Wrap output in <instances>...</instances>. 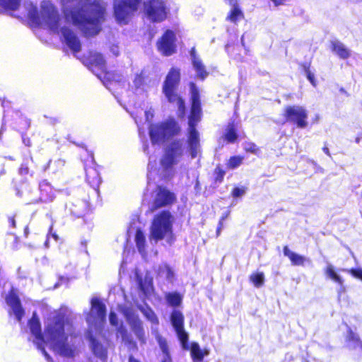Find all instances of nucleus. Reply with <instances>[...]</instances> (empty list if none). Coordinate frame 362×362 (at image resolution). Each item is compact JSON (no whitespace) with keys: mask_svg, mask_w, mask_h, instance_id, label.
I'll return each mask as SVG.
<instances>
[{"mask_svg":"<svg viewBox=\"0 0 362 362\" xmlns=\"http://www.w3.org/2000/svg\"><path fill=\"white\" fill-rule=\"evenodd\" d=\"M21 0H0V6L7 11H15L20 6Z\"/></svg>","mask_w":362,"mask_h":362,"instance_id":"c756f323","label":"nucleus"},{"mask_svg":"<svg viewBox=\"0 0 362 362\" xmlns=\"http://www.w3.org/2000/svg\"><path fill=\"white\" fill-rule=\"evenodd\" d=\"M87 63L90 65L91 68H97L101 71L100 74H95V75L103 81V84L110 88L106 84L105 80L112 81L113 79V74L107 72L105 68V63L103 57L98 52H90L87 59Z\"/></svg>","mask_w":362,"mask_h":362,"instance_id":"f8f14e48","label":"nucleus"},{"mask_svg":"<svg viewBox=\"0 0 362 362\" xmlns=\"http://www.w3.org/2000/svg\"><path fill=\"white\" fill-rule=\"evenodd\" d=\"M175 199V196L165 188L158 187L156 190V196L151 210H154L171 204Z\"/></svg>","mask_w":362,"mask_h":362,"instance_id":"dca6fc26","label":"nucleus"},{"mask_svg":"<svg viewBox=\"0 0 362 362\" xmlns=\"http://www.w3.org/2000/svg\"><path fill=\"white\" fill-rule=\"evenodd\" d=\"M332 49L341 59H346L350 57V50L339 41H332Z\"/></svg>","mask_w":362,"mask_h":362,"instance_id":"aec40b11","label":"nucleus"},{"mask_svg":"<svg viewBox=\"0 0 362 362\" xmlns=\"http://www.w3.org/2000/svg\"><path fill=\"white\" fill-rule=\"evenodd\" d=\"M52 237L55 239V240H58V235L55 233H53L52 234Z\"/></svg>","mask_w":362,"mask_h":362,"instance_id":"052dcab7","label":"nucleus"},{"mask_svg":"<svg viewBox=\"0 0 362 362\" xmlns=\"http://www.w3.org/2000/svg\"><path fill=\"white\" fill-rule=\"evenodd\" d=\"M326 275L333 281L342 284L341 278L334 272L332 265L329 264L325 271Z\"/></svg>","mask_w":362,"mask_h":362,"instance_id":"f704fd0d","label":"nucleus"},{"mask_svg":"<svg viewBox=\"0 0 362 362\" xmlns=\"http://www.w3.org/2000/svg\"><path fill=\"white\" fill-rule=\"evenodd\" d=\"M133 84L136 89L141 88L143 90V86L144 85V77L143 76L142 74L135 75Z\"/></svg>","mask_w":362,"mask_h":362,"instance_id":"4c0bfd02","label":"nucleus"},{"mask_svg":"<svg viewBox=\"0 0 362 362\" xmlns=\"http://www.w3.org/2000/svg\"><path fill=\"white\" fill-rule=\"evenodd\" d=\"M62 4L64 19L59 18L57 11L48 1L41 3L40 12L30 1H26L24 6L28 17L33 23L60 34L63 42L76 54L80 52L81 44L71 28L70 22L86 35L98 34L105 19L106 4L102 0H62Z\"/></svg>","mask_w":362,"mask_h":362,"instance_id":"f257e3e1","label":"nucleus"},{"mask_svg":"<svg viewBox=\"0 0 362 362\" xmlns=\"http://www.w3.org/2000/svg\"><path fill=\"white\" fill-rule=\"evenodd\" d=\"M10 223L12 225L13 227H15L16 226V221L13 218H9Z\"/></svg>","mask_w":362,"mask_h":362,"instance_id":"6e6d98bb","label":"nucleus"},{"mask_svg":"<svg viewBox=\"0 0 362 362\" xmlns=\"http://www.w3.org/2000/svg\"><path fill=\"white\" fill-rule=\"evenodd\" d=\"M245 149H246V151H250L255 154H257L259 151L257 146L255 145L254 144H248L247 146H245Z\"/></svg>","mask_w":362,"mask_h":362,"instance_id":"37998d69","label":"nucleus"},{"mask_svg":"<svg viewBox=\"0 0 362 362\" xmlns=\"http://www.w3.org/2000/svg\"><path fill=\"white\" fill-rule=\"evenodd\" d=\"M347 346L351 349H358L362 351V341L360 340L358 334L349 330L346 336Z\"/></svg>","mask_w":362,"mask_h":362,"instance_id":"4be33fe9","label":"nucleus"},{"mask_svg":"<svg viewBox=\"0 0 362 362\" xmlns=\"http://www.w3.org/2000/svg\"><path fill=\"white\" fill-rule=\"evenodd\" d=\"M189 349L193 362H203L204 356L208 354L206 351H203L195 342L192 343L190 348L188 346L187 349Z\"/></svg>","mask_w":362,"mask_h":362,"instance_id":"412c9836","label":"nucleus"},{"mask_svg":"<svg viewBox=\"0 0 362 362\" xmlns=\"http://www.w3.org/2000/svg\"><path fill=\"white\" fill-rule=\"evenodd\" d=\"M307 78L313 86H315V81H314V75L312 74L310 71H308V73H307Z\"/></svg>","mask_w":362,"mask_h":362,"instance_id":"8fccbe9b","label":"nucleus"},{"mask_svg":"<svg viewBox=\"0 0 362 362\" xmlns=\"http://www.w3.org/2000/svg\"><path fill=\"white\" fill-rule=\"evenodd\" d=\"M165 299L170 305L177 307L182 303V296L177 292L168 293Z\"/></svg>","mask_w":362,"mask_h":362,"instance_id":"cd10ccee","label":"nucleus"},{"mask_svg":"<svg viewBox=\"0 0 362 362\" xmlns=\"http://www.w3.org/2000/svg\"><path fill=\"white\" fill-rule=\"evenodd\" d=\"M152 333L158 344L162 355L170 354L168 344L165 338L163 337L159 333L157 328H152Z\"/></svg>","mask_w":362,"mask_h":362,"instance_id":"393cba45","label":"nucleus"},{"mask_svg":"<svg viewBox=\"0 0 362 362\" xmlns=\"http://www.w3.org/2000/svg\"><path fill=\"white\" fill-rule=\"evenodd\" d=\"M180 130L177 122L173 119H169L164 122L151 124L149 127V134L152 143L160 144L177 135Z\"/></svg>","mask_w":362,"mask_h":362,"instance_id":"0eeeda50","label":"nucleus"},{"mask_svg":"<svg viewBox=\"0 0 362 362\" xmlns=\"http://www.w3.org/2000/svg\"><path fill=\"white\" fill-rule=\"evenodd\" d=\"M170 320L182 348L187 350L188 349V334L184 329V316L182 313L179 310H174L171 314Z\"/></svg>","mask_w":362,"mask_h":362,"instance_id":"ddd939ff","label":"nucleus"},{"mask_svg":"<svg viewBox=\"0 0 362 362\" xmlns=\"http://www.w3.org/2000/svg\"><path fill=\"white\" fill-rule=\"evenodd\" d=\"M29 326L31 333L35 337L34 343L37 345V347L42 351V354L49 361L50 357L45 350L43 344L45 343V340L42 336L40 323L38 318L36 317L35 313L33 314V317L29 321Z\"/></svg>","mask_w":362,"mask_h":362,"instance_id":"4468645a","label":"nucleus"},{"mask_svg":"<svg viewBox=\"0 0 362 362\" xmlns=\"http://www.w3.org/2000/svg\"><path fill=\"white\" fill-rule=\"evenodd\" d=\"M109 320L112 325L115 326V327L118 326L117 317L115 313L111 312L110 313Z\"/></svg>","mask_w":362,"mask_h":362,"instance_id":"79ce46f5","label":"nucleus"},{"mask_svg":"<svg viewBox=\"0 0 362 362\" xmlns=\"http://www.w3.org/2000/svg\"><path fill=\"white\" fill-rule=\"evenodd\" d=\"M98 174L96 170H86V180L88 182L95 184L98 181Z\"/></svg>","mask_w":362,"mask_h":362,"instance_id":"e433bc0d","label":"nucleus"},{"mask_svg":"<svg viewBox=\"0 0 362 362\" xmlns=\"http://www.w3.org/2000/svg\"><path fill=\"white\" fill-rule=\"evenodd\" d=\"M190 93L192 99L191 114L189 117L188 145L192 158L199 153V134L195 129L201 119V104L199 90L194 83H190Z\"/></svg>","mask_w":362,"mask_h":362,"instance_id":"7ed1b4c3","label":"nucleus"},{"mask_svg":"<svg viewBox=\"0 0 362 362\" xmlns=\"http://www.w3.org/2000/svg\"><path fill=\"white\" fill-rule=\"evenodd\" d=\"M129 361V362H139V361H137L136 359L134 358L133 357H130Z\"/></svg>","mask_w":362,"mask_h":362,"instance_id":"13d9d810","label":"nucleus"},{"mask_svg":"<svg viewBox=\"0 0 362 362\" xmlns=\"http://www.w3.org/2000/svg\"><path fill=\"white\" fill-rule=\"evenodd\" d=\"M174 221V217L168 211H163L156 215L151 226L150 240L156 243L159 240H165L167 243L172 245L175 240L173 232Z\"/></svg>","mask_w":362,"mask_h":362,"instance_id":"20e7f679","label":"nucleus"},{"mask_svg":"<svg viewBox=\"0 0 362 362\" xmlns=\"http://www.w3.org/2000/svg\"><path fill=\"white\" fill-rule=\"evenodd\" d=\"M185 150V143L182 141H174L167 146L160 159V165L166 177L173 175V168L180 162Z\"/></svg>","mask_w":362,"mask_h":362,"instance_id":"39448f33","label":"nucleus"},{"mask_svg":"<svg viewBox=\"0 0 362 362\" xmlns=\"http://www.w3.org/2000/svg\"><path fill=\"white\" fill-rule=\"evenodd\" d=\"M283 252L284 255L289 258L293 265L303 266L306 261V258L304 256L292 252L288 246L284 247Z\"/></svg>","mask_w":362,"mask_h":362,"instance_id":"6ab92c4d","label":"nucleus"},{"mask_svg":"<svg viewBox=\"0 0 362 362\" xmlns=\"http://www.w3.org/2000/svg\"><path fill=\"white\" fill-rule=\"evenodd\" d=\"M190 56L192 59V62H194L195 59H200L196 54L195 48L193 47L190 51Z\"/></svg>","mask_w":362,"mask_h":362,"instance_id":"49530a36","label":"nucleus"},{"mask_svg":"<svg viewBox=\"0 0 362 362\" xmlns=\"http://www.w3.org/2000/svg\"><path fill=\"white\" fill-rule=\"evenodd\" d=\"M69 322H65L64 311L55 312L47 319L45 337L56 353L64 357L71 358L76 354V347L74 345L75 342L72 340L68 342L65 336V329L69 332Z\"/></svg>","mask_w":362,"mask_h":362,"instance_id":"f03ea898","label":"nucleus"},{"mask_svg":"<svg viewBox=\"0 0 362 362\" xmlns=\"http://www.w3.org/2000/svg\"><path fill=\"white\" fill-rule=\"evenodd\" d=\"M161 362H172L170 354L162 355Z\"/></svg>","mask_w":362,"mask_h":362,"instance_id":"a18cd8bd","label":"nucleus"},{"mask_svg":"<svg viewBox=\"0 0 362 362\" xmlns=\"http://www.w3.org/2000/svg\"><path fill=\"white\" fill-rule=\"evenodd\" d=\"M221 231V230H219V228H217V231H216L217 236H218L220 235Z\"/></svg>","mask_w":362,"mask_h":362,"instance_id":"680f3d73","label":"nucleus"},{"mask_svg":"<svg viewBox=\"0 0 362 362\" xmlns=\"http://www.w3.org/2000/svg\"><path fill=\"white\" fill-rule=\"evenodd\" d=\"M356 143H359L360 142V139L359 138H356Z\"/></svg>","mask_w":362,"mask_h":362,"instance_id":"e2e57ef3","label":"nucleus"},{"mask_svg":"<svg viewBox=\"0 0 362 362\" xmlns=\"http://www.w3.org/2000/svg\"><path fill=\"white\" fill-rule=\"evenodd\" d=\"M223 218H222L221 220L219 221L218 226V228H219V230H222V228H223Z\"/></svg>","mask_w":362,"mask_h":362,"instance_id":"5fc2aeb1","label":"nucleus"},{"mask_svg":"<svg viewBox=\"0 0 362 362\" xmlns=\"http://www.w3.org/2000/svg\"><path fill=\"white\" fill-rule=\"evenodd\" d=\"M245 193V188H239L235 187L233 189L232 194L234 197H240L243 196Z\"/></svg>","mask_w":362,"mask_h":362,"instance_id":"a19ab883","label":"nucleus"},{"mask_svg":"<svg viewBox=\"0 0 362 362\" xmlns=\"http://www.w3.org/2000/svg\"><path fill=\"white\" fill-rule=\"evenodd\" d=\"M110 51L112 52V53L115 55V56H118L119 55V47L117 46H115V45H113L111 49H110Z\"/></svg>","mask_w":362,"mask_h":362,"instance_id":"09e8293b","label":"nucleus"},{"mask_svg":"<svg viewBox=\"0 0 362 362\" xmlns=\"http://www.w3.org/2000/svg\"><path fill=\"white\" fill-rule=\"evenodd\" d=\"M123 313L132 327H136L141 323L137 315H136L135 311L132 308H125Z\"/></svg>","mask_w":362,"mask_h":362,"instance_id":"a878e982","label":"nucleus"},{"mask_svg":"<svg viewBox=\"0 0 362 362\" xmlns=\"http://www.w3.org/2000/svg\"><path fill=\"white\" fill-rule=\"evenodd\" d=\"M47 244H48V242H47V241H46V242H45V245H46V246H47Z\"/></svg>","mask_w":362,"mask_h":362,"instance_id":"0e129e2a","label":"nucleus"},{"mask_svg":"<svg viewBox=\"0 0 362 362\" xmlns=\"http://www.w3.org/2000/svg\"><path fill=\"white\" fill-rule=\"evenodd\" d=\"M242 161L243 158L240 156H233L230 158L228 165L230 168H235L242 163Z\"/></svg>","mask_w":362,"mask_h":362,"instance_id":"58836bf2","label":"nucleus"},{"mask_svg":"<svg viewBox=\"0 0 362 362\" xmlns=\"http://www.w3.org/2000/svg\"><path fill=\"white\" fill-rule=\"evenodd\" d=\"M146 121H150L153 117V112L150 110L145 112Z\"/></svg>","mask_w":362,"mask_h":362,"instance_id":"de8ad7c7","label":"nucleus"},{"mask_svg":"<svg viewBox=\"0 0 362 362\" xmlns=\"http://www.w3.org/2000/svg\"><path fill=\"white\" fill-rule=\"evenodd\" d=\"M88 338L90 342V349L94 355L101 360H105L107 356L106 348L92 337L90 332H88Z\"/></svg>","mask_w":362,"mask_h":362,"instance_id":"a211bd4d","label":"nucleus"},{"mask_svg":"<svg viewBox=\"0 0 362 362\" xmlns=\"http://www.w3.org/2000/svg\"><path fill=\"white\" fill-rule=\"evenodd\" d=\"M243 18V14L237 6H233L230 12L229 16H228V18L233 23H236L238 21L242 19Z\"/></svg>","mask_w":362,"mask_h":362,"instance_id":"72a5a7b5","label":"nucleus"},{"mask_svg":"<svg viewBox=\"0 0 362 362\" xmlns=\"http://www.w3.org/2000/svg\"><path fill=\"white\" fill-rule=\"evenodd\" d=\"M350 272L354 277L362 280V269H351Z\"/></svg>","mask_w":362,"mask_h":362,"instance_id":"c03bdc74","label":"nucleus"},{"mask_svg":"<svg viewBox=\"0 0 362 362\" xmlns=\"http://www.w3.org/2000/svg\"><path fill=\"white\" fill-rule=\"evenodd\" d=\"M57 163H58L59 165H64V160L59 159L57 160Z\"/></svg>","mask_w":362,"mask_h":362,"instance_id":"4d7b16f0","label":"nucleus"},{"mask_svg":"<svg viewBox=\"0 0 362 362\" xmlns=\"http://www.w3.org/2000/svg\"><path fill=\"white\" fill-rule=\"evenodd\" d=\"M135 240H136V247H137L139 252L143 256H144L146 254V252H145L146 239H145L144 234L143 233L142 231H141L139 230L136 231Z\"/></svg>","mask_w":362,"mask_h":362,"instance_id":"c85d7f7f","label":"nucleus"},{"mask_svg":"<svg viewBox=\"0 0 362 362\" xmlns=\"http://www.w3.org/2000/svg\"><path fill=\"white\" fill-rule=\"evenodd\" d=\"M90 303L91 309L86 317V321L90 327H93L95 330H98L105 320L106 308L97 297L93 298Z\"/></svg>","mask_w":362,"mask_h":362,"instance_id":"1a4fd4ad","label":"nucleus"},{"mask_svg":"<svg viewBox=\"0 0 362 362\" xmlns=\"http://www.w3.org/2000/svg\"><path fill=\"white\" fill-rule=\"evenodd\" d=\"M138 284L140 290L144 293V295L150 293L152 289V285L150 280L146 279L143 281L141 279L138 277Z\"/></svg>","mask_w":362,"mask_h":362,"instance_id":"2f4dec72","label":"nucleus"},{"mask_svg":"<svg viewBox=\"0 0 362 362\" xmlns=\"http://www.w3.org/2000/svg\"><path fill=\"white\" fill-rule=\"evenodd\" d=\"M145 11L153 22L163 21L167 16V8L162 0H148L144 3Z\"/></svg>","mask_w":362,"mask_h":362,"instance_id":"9b49d317","label":"nucleus"},{"mask_svg":"<svg viewBox=\"0 0 362 362\" xmlns=\"http://www.w3.org/2000/svg\"><path fill=\"white\" fill-rule=\"evenodd\" d=\"M175 36L173 31L167 30L157 42V47L163 54L170 56L175 53L176 45L175 43Z\"/></svg>","mask_w":362,"mask_h":362,"instance_id":"2eb2a0df","label":"nucleus"},{"mask_svg":"<svg viewBox=\"0 0 362 362\" xmlns=\"http://www.w3.org/2000/svg\"><path fill=\"white\" fill-rule=\"evenodd\" d=\"M323 151L325 153H326L327 156H330V152L329 151V148L326 146H325L323 148H322Z\"/></svg>","mask_w":362,"mask_h":362,"instance_id":"603ef678","label":"nucleus"},{"mask_svg":"<svg viewBox=\"0 0 362 362\" xmlns=\"http://www.w3.org/2000/svg\"><path fill=\"white\" fill-rule=\"evenodd\" d=\"M180 72L175 68H172L166 76L163 86V92L170 103H175L178 107L179 116L185 115V103L175 93L180 83Z\"/></svg>","mask_w":362,"mask_h":362,"instance_id":"423d86ee","label":"nucleus"},{"mask_svg":"<svg viewBox=\"0 0 362 362\" xmlns=\"http://www.w3.org/2000/svg\"><path fill=\"white\" fill-rule=\"evenodd\" d=\"M284 116L288 122L294 123L298 128H305L308 126V110L300 105H288L284 108Z\"/></svg>","mask_w":362,"mask_h":362,"instance_id":"9d476101","label":"nucleus"},{"mask_svg":"<svg viewBox=\"0 0 362 362\" xmlns=\"http://www.w3.org/2000/svg\"><path fill=\"white\" fill-rule=\"evenodd\" d=\"M141 0H114L116 20L127 24L131 16L138 10Z\"/></svg>","mask_w":362,"mask_h":362,"instance_id":"6e6552de","label":"nucleus"},{"mask_svg":"<svg viewBox=\"0 0 362 362\" xmlns=\"http://www.w3.org/2000/svg\"><path fill=\"white\" fill-rule=\"evenodd\" d=\"M41 199L45 202H52L54 199V192L49 183L43 181L40 184Z\"/></svg>","mask_w":362,"mask_h":362,"instance_id":"5701e85b","label":"nucleus"},{"mask_svg":"<svg viewBox=\"0 0 362 362\" xmlns=\"http://www.w3.org/2000/svg\"><path fill=\"white\" fill-rule=\"evenodd\" d=\"M250 281L253 283L255 286L259 288L262 286L264 281V275L263 273L253 274L250 277Z\"/></svg>","mask_w":362,"mask_h":362,"instance_id":"c9c22d12","label":"nucleus"},{"mask_svg":"<svg viewBox=\"0 0 362 362\" xmlns=\"http://www.w3.org/2000/svg\"><path fill=\"white\" fill-rule=\"evenodd\" d=\"M194 69L197 73V77L201 79H204L208 76V72L206 70L205 66L202 63L201 59H195L192 62Z\"/></svg>","mask_w":362,"mask_h":362,"instance_id":"bb28decb","label":"nucleus"},{"mask_svg":"<svg viewBox=\"0 0 362 362\" xmlns=\"http://www.w3.org/2000/svg\"><path fill=\"white\" fill-rule=\"evenodd\" d=\"M237 137L238 136L236 134L235 125L233 124H230L226 129L225 139L228 142H234L236 140Z\"/></svg>","mask_w":362,"mask_h":362,"instance_id":"7c9ffc66","label":"nucleus"},{"mask_svg":"<svg viewBox=\"0 0 362 362\" xmlns=\"http://www.w3.org/2000/svg\"><path fill=\"white\" fill-rule=\"evenodd\" d=\"M118 331L121 333V334H123V332L124 331L122 326H121L119 329H118Z\"/></svg>","mask_w":362,"mask_h":362,"instance_id":"bf43d9fd","label":"nucleus"},{"mask_svg":"<svg viewBox=\"0 0 362 362\" xmlns=\"http://www.w3.org/2000/svg\"><path fill=\"white\" fill-rule=\"evenodd\" d=\"M133 328L135 329L136 334L137 335L138 338L141 341H144V330L141 326V323L139 325H137L136 327H133Z\"/></svg>","mask_w":362,"mask_h":362,"instance_id":"ea45409f","label":"nucleus"},{"mask_svg":"<svg viewBox=\"0 0 362 362\" xmlns=\"http://www.w3.org/2000/svg\"><path fill=\"white\" fill-rule=\"evenodd\" d=\"M141 311L143 313L144 316L152 323L157 325L158 324V320L154 312L149 308H141Z\"/></svg>","mask_w":362,"mask_h":362,"instance_id":"473e14b6","label":"nucleus"},{"mask_svg":"<svg viewBox=\"0 0 362 362\" xmlns=\"http://www.w3.org/2000/svg\"><path fill=\"white\" fill-rule=\"evenodd\" d=\"M153 168V165L152 164L151 161L150 160L149 163L148 165V172L151 173Z\"/></svg>","mask_w":362,"mask_h":362,"instance_id":"864d4df0","label":"nucleus"},{"mask_svg":"<svg viewBox=\"0 0 362 362\" xmlns=\"http://www.w3.org/2000/svg\"><path fill=\"white\" fill-rule=\"evenodd\" d=\"M158 276L160 279L172 281L174 277L173 271L166 264H161L158 267Z\"/></svg>","mask_w":362,"mask_h":362,"instance_id":"b1692460","label":"nucleus"},{"mask_svg":"<svg viewBox=\"0 0 362 362\" xmlns=\"http://www.w3.org/2000/svg\"><path fill=\"white\" fill-rule=\"evenodd\" d=\"M6 302L11 308V314L14 315L16 319L20 322L24 315V310L21 307L18 298L14 293H11L7 296Z\"/></svg>","mask_w":362,"mask_h":362,"instance_id":"f3484780","label":"nucleus"},{"mask_svg":"<svg viewBox=\"0 0 362 362\" xmlns=\"http://www.w3.org/2000/svg\"><path fill=\"white\" fill-rule=\"evenodd\" d=\"M271 1L275 4V6H279V5L284 4L288 0H271Z\"/></svg>","mask_w":362,"mask_h":362,"instance_id":"3c124183","label":"nucleus"}]
</instances>
